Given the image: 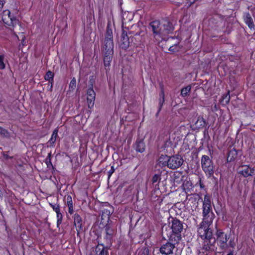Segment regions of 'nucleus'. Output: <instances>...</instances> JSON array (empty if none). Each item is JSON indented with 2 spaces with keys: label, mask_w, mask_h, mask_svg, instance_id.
<instances>
[{
  "label": "nucleus",
  "mask_w": 255,
  "mask_h": 255,
  "mask_svg": "<svg viewBox=\"0 0 255 255\" xmlns=\"http://www.w3.org/2000/svg\"><path fill=\"white\" fill-rule=\"evenodd\" d=\"M179 140H180L179 136H177L175 133L169 134L168 139L164 142V147H171L174 149L176 147Z\"/></svg>",
  "instance_id": "14"
},
{
  "label": "nucleus",
  "mask_w": 255,
  "mask_h": 255,
  "mask_svg": "<svg viewBox=\"0 0 255 255\" xmlns=\"http://www.w3.org/2000/svg\"><path fill=\"white\" fill-rule=\"evenodd\" d=\"M49 82V86L50 85V90H52V87H53V83H54V79H53V82H52V81H48Z\"/></svg>",
  "instance_id": "44"
},
{
  "label": "nucleus",
  "mask_w": 255,
  "mask_h": 255,
  "mask_svg": "<svg viewBox=\"0 0 255 255\" xmlns=\"http://www.w3.org/2000/svg\"><path fill=\"white\" fill-rule=\"evenodd\" d=\"M49 205L53 211H54L56 213L60 211V205L59 204H53L52 203H50Z\"/></svg>",
  "instance_id": "38"
},
{
  "label": "nucleus",
  "mask_w": 255,
  "mask_h": 255,
  "mask_svg": "<svg viewBox=\"0 0 255 255\" xmlns=\"http://www.w3.org/2000/svg\"><path fill=\"white\" fill-rule=\"evenodd\" d=\"M227 255H234V251L230 250L229 253Z\"/></svg>",
  "instance_id": "46"
},
{
  "label": "nucleus",
  "mask_w": 255,
  "mask_h": 255,
  "mask_svg": "<svg viewBox=\"0 0 255 255\" xmlns=\"http://www.w3.org/2000/svg\"><path fill=\"white\" fill-rule=\"evenodd\" d=\"M206 126V120L203 117L199 116L197 118V121L193 125V128L196 129H198L204 128Z\"/></svg>",
  "instance_id": "22"
},
{
  "label": "nucleus",
  "mask_w": 255,
  "mask_h": 255,
  "mask_svg": "<svg viewBox=\"0 0 255 255\" xmlns=\"http://www.w3.org/2000/svg\"><path fill=\"white\" fill-rule=\"evenodd\" d=\"M161 180V174H154L151 179V182L153 185H158Z\"/></svg>",
  "instance_id": "34"
},
{
  "label": "nucleus",
  "mask_w": 255,
  "mask_h": 255,
  "mask_svg": "<svg viewBox=\"0 0 255 255\" xmlns=\"http://www.w3.org/2000/svg\"><path fill=\"white\" fill-rule=\"evenodd\" d=\"M2 19L5 24L8 25L13 26L15 23L16 19L10 15V12L9 10L6 9L3 11Z\"/></svg>",
  "instance_id": "16"
},
{
  "label": "nucleus",
  "mask_w": 255,
  "mask_h": 255,
  "mask_svg": "<svg viewBox=\"0 0 255 255\" xmlns=\"http://www.w3.org/2000/svg\"><path fill=\"white\" fill-rule=\"evenodd\" d=\"M129 46V38L128 36L127 33L123 31L121 39L120 47L125 50H127Z\"/></svg>",
  "instance_id": "18"
},
{
  "label": "nucleus",
  "mask_w": 255,
  "mask_h": 255,
  "mask_svg": "<svg viewBox=\"0 0 255 255\" xmlns=\"http://www.w3.org/2000/svg\"><path fill=\"white\" fill-rule=\"evenodd\" d=\"M230 101V91H228L227 93L224 94L222 96V99H221V102L223 105H226L229 103Z\"/></svg>",
  "instance_id": "31"
},
{
  "label": "nucleus",
  "mask_w": 255,
  "mask_h": 255,
  "mask_svg": "<svg viewBox=\"0 0 255 255\" xmlns=\"http://www.w3.org/2000/svg\"><path fill=\"white\" fill-rule=\"evenodd\" d=\"M115 169L116 168H115L114 165H112L111 166V169L108 172V179H110L112 175L114 173Z\"/></svg>",
  "instance_id": "39"
},
{
  "label": "nucleus",
  "mask_w": 255,
  "mask_h": 255,
  "mask_svg": "<svg viewBox=\"0 0 255 255\" xmlns=\"http://www.w3.org/2000/svg\"><path fill=\"white\" fill-rule=\"evenodd\" d=\"M171 229L173 234L176 235L178 241L181 239V233L183 231V226L181 221L176 218H172Z\"/></svg>",
  "instance_id": "6"
},
{
  "label": "nucleus",
  "mask_w": 255,
  "mask_h": 255,
  "mask_svg": "<svg viewBox=\"0 0 255 255\" xmlns=\"http://www.w3.org/2000/svg\"><path fill=\"white\" fill-rule=\"evenodd\" d=\"M0 134L3 136H6L8 135L7 131L0 127Z\"/></svg>",
  "instance_id": "41"
},
{
  "label": "nucleus",
  "mask_w": 255,
  "mask_h": 255,
  "mask_svg": "<svg viewBox=\"0 0 255 255\" xmlns=\"http://www.w3.org/2000/svg\"><path fill=\"white\" fill-rule=\"evenodd\" d=\"M76 86V80L75 77H73L71 79V80L70 82V84L69 85V90L73 91L75 89Z\"/></svg>",
  "instance_id": "36"
},
{
  "label": "nucleus",
  "mask_w": 255,
  "mask_h": 255,
  "mask_svg": "<svg viewBox=\"0 0 255 255\" xmlns=\"http://www.w3.org/2000/svg\"><path fill=\"white\" fill-rule=\"evenodd\" d=\"M96 93L93 90V86L88 88L87 92V102L89 108L93 107L95 103Z\"/></svg>",
  "instance_id": "15"
},
{
  "label": "nucleus",
  "mask_w": 255,
  "mask_h": 255,
  "mask_svg": "<svg viewBox=\"0 0 255 255\" xmlns=\"http://www.w3.org/2000/svg\"><path fill=\"white\" fill-rule=\"evenodd\" d=\"M54 74L53 72H51L50 70H48L46 72L45 76L44 79L47 81H52L53 82V79H54Z\"/></svg>",
  "instance_id": "35"
},
{
  "label": "nucleus",
  "mask_w": 255,
  "mask_h": 255,
  "mask_svg": "<svg viewBox=\"0 0 255 255\" xmlns=\"http://www.w3.org/2000/svg\"><path fill=\"white\" fill-rule=\"evenodd\" d=\"M243 18L244 22L251 29L255 28V24L253 19L249 12H245L243 14Z\"/></svg>",
  "instance_id": "19"
},
{
  "label": "nucleus",
  "mask_w": 255,
  "mask_h": 255,
  "mask_svg": "<svg viewBox=\"0 0 255 255\" xmlns=\"http://www.w3.org/2000/svg\"><path fill=\"white\" fill-rule=\"evenodd\" d=\"M74 225L77 231V236L80 237V234L83 231V222L82 217L77 213H75L73 216Z\"/></svg>",
  "instance_id": "13"
},
{
  "label": "nucleus",
  "mask_w": 255,
  "mask_h": 255,
  "mask_svg": "<svg viewBox=\"0 0 255 255\" xmlns=\"http://www.w3.org/2000/svg\"><path fill=\"white\" fill-rule=\"evenodd\" d=\"M203 221L213 222L215 218V214L213 212L212 205L202 206Z\"/></svg>",
  "instance_id": "12"
},
{
  "label": "nucleus",
  "mask_w": 255,
  "mask_h": 255,
  "mask_svg": "<svg viewBox=\"0 0 255 255\" xmlns=\"http://www.w3.org/2000/svg\"><path fill=\"white\" fill-rule=\"evenodd\" d=\"M214 235V239L220 250L225 251L228 247L235 248L236 244L234 240L231 239L229 240L231 236L230 233H225L223 229L216 227Z\"/></svg>",
  "instance_id": "2"
},
{
  "label": "nucleus",
  "mask_w": 255,
  "mask_h": 255,
  "mask_svg": "<svg viewBox=\"0 0 255 255\" xmlns=\"http://www.w3.org/2000/svg\"><path fill=\"white\" fill-rule=\"evenodd\" d=\"M238 151L235 148L229 150L228 153L227 161L230 162L235 161L238 157Z\"/></svg>",
  "instance_id": "24"
},
{
  "label": "nucleus",
  "mask_w": 255,
  "mask_h": 255,
  "mask_svg": "<svg viewBox=\"0 0 255 255\" xmlns=\"http://www.w3.org/2000/svg\"><path fill=\"white\" fill-rule=\"evenodd\" d=\"M5 67V65L3 63V56L0 55V68L4 69Z\"/></svg>",
  "instance_id": "42"
},
{
  "label": "nucleus",
  "mask_w": 255,
  "mask_h": 255,
  "mask_svg": "<svg viewBox=\"0 0 255 255\" xmlns=\"http://www.w3.org/2000/svg\"><path fill=\"white\" fill-rule=\"evenodd\" d=\"M56 213V218H57V225L59 226L60 224H61L63 219V215L61 213L60 211Z\"/></svg>",
  "instance_id": "37"
},
{
  "label": "nucleus",
  "mask_w": 255,
  "mask_h": 255,
  "mask_svg": "<svg viewBox=\"0 0 255 255\" xmlns=\"http://www.w3.org/2000/svg\"><path fill=\"white\" fill-rule=\"evenodd\" d=\"M192 87L190 85H189L181 90V96L182 97H186L190 95Z\"/></svg>",
  "instance_id": "29"
},
{
  "label": "nucleus",
  "mask_w": 255,
  "mask_h": 255,
  "mask_svg": "<svg viewBox=\"0 0 255 255\" xmlns=\"http://www.w3.org/2000/svg\"><path fill=\"white\" fill-rule=\"evenodd\" d=\"M3 157L7 159L9 157V156L7 154L3 153Z\"/></svg>",
  "instance_id": "47"
},
{
  "label": "nucleus",
  "mask_w": 255,
  "mask_h": 255,
  "mask_svg": "<svg viewBox=\"0 0 255 255\" xmlns=\"http://www.w3.org/2000/svg\"><path fill=\"white\" fill-rule=\"evenodd\" d=\"M51 156L52 154L51 152L48 153V155L46 157L45 159V163L47 165V167L48 168H53L54 167L52 165V163L51 162Z\"/></svg>",
  "instance_id": "32"
},
{
  "label": "nucleus",
  "mask_w": 255,
  "mask_h": 255,
  "mask_svg": "<svg viewBox=\"0 0 255 255\" xmlns=\"http://www.w3.org/2000/svg\"><path fill=\"white\" fill-rule=\"evenodd\" d=\"M16 21H17V24H18V20H16Z\"/></svg>",
  "instance_id": "48"
},
{
  "label": "nucleus",
  "mask_w": 255,
  "mask_h": 255,
  "mask_svg": "<svg viewBox=\"0 0 255 255\" xmlns=\"http://www.w3.org/2000/svg\"><path fill=\"white\" fill-rule=\"evenodd\" d=\"M211 205V196L206 194L204 197V200L203 201V206H206Z\"/></svg>",
  "instance_id": "33"
},
{
  "label": "nucleus",
  "mask_w": 255,
  "mask_h": 255,
  "mask_svg": "<svg viewBox=\"0 0 255 255\" xmlns=\"http://www.w3.org/2000/svg\"><path fill=\"white\" fill-rule=\"evenodd\" d=\"M173 237L172 236L169 238V241L165 244H163L160 248V252L162 255H170L173 254V250L175 248V244L172 243Z\"/></svg>",
  "instance_id": "9"
},
{
  "label": "nucleus",
  "mask_w": 255,
  "mask_h": 255,
  "mask_svg": "<svg viewBox=\"0 0 255 255\" xmlns=\"http://www.w3.org/2000/svg\"><path fill=\"white\" fill-rule=\"evenodd\" d=\"M202 250L210 253L214 251L217 248L215 247L216 241L214 237L203 240Z\"/></svg>",
  "instance_id": "10"
},
{
  "label": "nucleus",
  "mask_w": 255,
  "mask_h": 255,
  "mask_svg": "<svg viewBox=\"0 0 255 255\" xmlns=\"http://www.w3.org/2000/svg\"><path fill=\"white\" fill-rule=\"evenodd\" d=\"M187 146H188V145L187 144H186V145H185V147H186Z\"/></svg>",
  "instance_id": "49"
},
{
  "label": "nucleus",
  "mask_w": 255,
  "mask_h": 255,
  "mask_svg": "<svg viewBox=\"0 0 255 255\" xmlns=\"http://www.w3.org/2000/svg\"><path fill=\"white\" fill-rule=\"evenodd\" d=\"M148 28L151 29L153 37L157 41H159L162 39V36L164 35V33L160 21L155 20L151 21L149 23Z\"/></svg>",
  "instance_id": "5"
},
{
  "label": "nucleus",
  "mask_w": 255,
  "mask_h": 255,
  "mask_svg": "<svg viewBox=\"0 0 255 255\" xmlns=\"http://www.w3.org/2000/svg\"><path fill=\"white\" fill-rule=\"evenodd\" d=\"M17 39L21 40V43L19 44V48H22L24 45H26L25 36L24 33L21 32L19 33V36L17 35Z\"/></svg>",
  "instance_id": "30"
},
{
  "label": "nucleus",
  "mask_w": 255,
  "mask_h": 255,
  "mask_svg": "<svg viewBox=\"0 0 255 255\" xmlns=\"http://www.w3.org/2000/svg\"><path fill=\"white\" fill-rule=\"evenodd\" d=\"M58 128H55L51 134V137L48 140V143L50 144V146L52 147H54L55 145V142L56 141V139L58 137Z\"/></svg>",
  "instance_id": "25"
},
{
  "label": "nucleus",
  "mask_w": 255,
  "mask_h": 255,
  "mask_svg": "<svg viewBox=\"0 0 255 255\" xmlns=\"http://www.w3.org/2000/svg\"><path fill=\"white\" fill-rule=\"evenodd\" d=\"M113 212V207L109 206L108 208H105L102 211L101 225L111 224L110 223V217Z\"/></svg>",
  "instance_id": "11"
},
{
  "label": "nucleus",
  "mask_w": 255,
  "mask_h": 255,
  "mask_svg": "<svg viewBox=\"0 0 255 255\" xmlns=\"http://www.w3.org/2000/svg\"><path fill=\"white\" fill-rule=\"evenodd\" d=\"M133 148L136 152L142 153L145 150V144L143 138H137L132 145Z\"/></svg>",
  "instance_id": "17"
},
{
  "label": "nucleus",
  "mask_w": 255,
  "mask_h": 255,
  "mask_svg": "<svg viewBox=\"0 0 255 255\" xmlns=\"http://www.w3.org/2000/svg\"><path fill=\"white\" fill-rule=\"evenodd\" d=\"M160 87L161 88V92L160 94V98L159 99V108L158 110V111L157 112L156 115H158L159 113H160L161 108L163 105V104L164 103L165 100H164V92L163 90V84H160Z\"/></svg>",
  "instance_id": "26"
},
{
  "label": "nucleus",
  "mask_w": 255,
  "mask_h": 255,
  "mask_svg": "<svg viewBox=\"0 0 255 255\" xmlns=\"http://www.w3.org/2000/svg\"><path fill=\"white\" fill-rule=\"evenodd\" d=\"M64 201L65 204L68 207V212L72 215L74 213L72 198L71 195H68L64 197Z\"/></svg>",
  "instance_id": "20"
},
{
  "label": "nucleus",
  "mask_w": 255,
  "mask_h": 255,
  "mask_svg": "<svg viewBox=\"0 0 255 255\" xmlns=\"http://www.w3.org/2000/svg\"><path fill=\"white\" fill-rule=\"evenodd\" d=\"M184 162L183 157L179 154L169 156L168 168L173 170L181 166Z\"/></svg>",
  "instance_id": "7"
},
{
  "label": "nucleus",
  "mask_w": 255,
  "mask_h": 255,
  "mask_svg": "<svg viewBox=\"0 0 255 255\" xmlns=\"http://www.w3.org/2000/svg\"><path fill=\"white\" fill-rule=\"evenodd\" d=\"M104 228V234H107L114 236L117 233V229L112 224L103 225Z\"/></svg>",
  "instance_id": "23"
},
{
  "label": "nucleus",
  "mask_w": 255,
  "mask_h": 255,
  "mask_svg": "<svg viewBox=\"0 0 255 255\" xmlns=\"http://www.w3.org/2000/svg\"><path fill=\"white\" fill-rule=\"evenodd\" d=\"M114 237L111 235L105 234L104 236V244L111 247L113 243Z\"/></svg>",
  "instance_id": "28"
},
{
  "label": "nucleus",
  "mask_w": 255,
  "mask_h": 255,
  "mask_svg": "<svg viewBox=\"0 0 255 255\" xmlns=\"http://www.w3.org/2000/svg\"><path fill=\"white\" fill-rule=\"evenodd\" d=\"M177 47H178V44H174L172 46H170L168 50L170 52H175L178 51Z\"/></svg>",
  "instance_id": "40"
},
{
  "label": "nucleus",
  "mask_w": 255,
  "mask_h": 255,
  "mask_svg": "<svg viewBox=\"0 0 255 255\" xmlns=\"http://www.w3.org/2000/svg\"><path fill=\"white\" fill-rule=\"evenodd\" d=\"M158 164L162 168L165 167V166L168 168L169 156L165 154H161L158 160Z\"/></svg>",
  "instance_id": "21"
},
{
  "label": "nucleus",
  "mask_w": 255,
  "mask_h": 255,
  "mask_svg": "<svg viewBox=\"0 0 255 255\" xmlns=\"http://www.w3.org/2000/svg\"><path fill=\"white\" fill-rule=\"evenodd\" d=\"M237 173L244 177L252 176L255 174V169L249 165L242 164L237 168Z\"/></svg>",
  "instance_id": "8"
},
{
  "label": "nucleus",
  "mask_w": 255,
  "mask_h": 255,
  "mask_svg": "<svg viewBox=\"0 0 255 255\" xmlns=\"http://www.w3.org/2000/svg\"><path fill=\"white\" fill-rule=\"evenodd\" d=\"M199 186L201 188L203 189L205 188V185H204V183H203V182L202 181L201 179H200V180H199Z\"/></svg>",
  "instance_id": "43"
},
{
  "label": "nucleus",
  "mask_w": 255,
  "mask_h": 255,
  "mask_svg": "<svg viewBox=\"0 0 255 255\" xmlns=\"http://www.w3.org/2000/svg\"><path fill=\"white\" fill-rule=\"evenodd\" d=\"M164 35L172 32L174 30V26L172 23L167 21L163 24V29Z\"/></svg>",
  "instance_id": "27"
},
{
  "label": "nucleus",
  "mask_w": 255,
  "mask_h": 255,
  "mask_svg": "<svg viewBox=\"0 0 255 255\" xmlns=\"http://www.w3.org/2000/svg\"><path fill=\"white\" fill-rule=\"evenodd\" d=\"M212 223L213 222L211 220L210 221H202L200 223L197 233L198 236L202 240L213 237L212 230L210 228Z\"/></svg>",
  "instance_id": "3"
},
{
  "label": "nucleus",
  "mask_w": 255,
  "mask_h": 255,
  "mask_svg": "<svg viewBox=\"0 0 255 255\" xmlns=\"http://www.w3.org/2000/svg\"><path fill=\"white\" fill-rule=\"evenodd\" d=\"M4 4V1L3 0H0V9L2 8Z\"/></svg>",
  "instance_id": "45"
},
{
  "label": "nucleus",
  "mask_w": 255,
  "mask_h": 255,
  "mask_svg": "<svg viewBox=\"0 0 255 255\" xmlns=\"http://www.w3.org/2000/svg\"><path fill=\"white\" fill-rule=\"evenodd\" d=\"M102 51L104 52L103 63L105 70L107 72L109 70L114 54L113 30L110 22H108L107 25Z\"/></svg>",
  "instance_id": "1"
},
{
  "label": "nucleus",
  "mask_w": 255,
  "mask_h": 255,
  "mask_svg": "<svg viewBox=\"0 0 255 255\" xmlns=\"http://www.w3.org/2000/svg\"><path fill=\"white\" fill-rule=\"evenodd\" d=\"M201 166L206 176L208 178L213 176L214 173L213 161L208 155H204L201 157Z\"/></svg>",
  "instance_id": "4"
}]
</instances>
